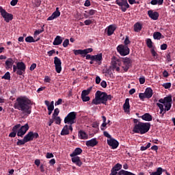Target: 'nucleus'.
Returning <instances> with one entry per match:
<instances>
[{
	"label": "nucleus",
	"mask_w": 175,
	"mask_h": 175,
	"mask_svg": "<svg viewBox=\"0 0 175 175\" xmlns=\"http://www.w3.org/2000/svg\"><path fill=\"white\" fill-rule=\"evenodd\" d=\"M118 175H135V174L129 172V171H126L124 170H120V172H118ZM138 175H144V172H139Z\"/></svg>",
	"instance_id": "obj_24"
},
{
	"label": "nucleus",
	"mask_w": 175,
	"mask_h": 175,
	"mask_svg": "<svg viewBox=\"0 0 175 175\" xmlns=\"http://www.w3.org/2000/svg\"><path fill=\"white\" fill-rule=\"evenodd\" d=\"M116 29V27L115 26V25H110L107 29H106V31L107 33L108 36H111L113 35V33H114V31Z\"/></svg>",
	"instance_id": "obj_21"
},
{
	"label": "nucleus",
	"mask_w": 175,
	"mask_h": 175,
	"mask_svg": "<svg viewBox=\"0 0 175 175\" xmlns=\"http://www.w3.org/2000/svg\"><path fill=\"white\" fill-rule=\"evenodd\" d=\"M29 129V126L28 123H26L22 126H20V129L17 132V136L23 137Z\"/></svg>",
	"instance_id": "obj_13"
},
{
	"label": "nucleus",
	"mask_w": 175,
	"mask_h": 175,
	"mask_svg": "<svg viewBox=\"0 0 175 175\" xmlns=\"http://www.w3.org/2000/svg\"><path fill=\"white\" fill-rule=\"evenodd\" d=\"M73 53L75 55H84V50H82V49L73 50Z\"/></svg>",
	"instance_id": "obj_43"
},
{
	"label": "nucleus",
	"mask_w": 175,
	"mask_h": 175,
	"mask_svg": "<svg viewBox=\"0 0 175 175\" xmlns=\"http://www.w3.org/2000/svg\"><path fill=\"white\" fill-rule=\"evenodd\" d=\"M54 155L52 153L48 152L46 155V159H51L53 158Z\"/></svg>",
	"instance_id": "obj_62"
},
{
	"label": "nucleus",
	"mask_w": 175,
	"mask_h": 175,
	"mask_svg": "<svg viewBox=\"0 0 175 175\" xmlns=\"http://www.w3.org/2000/svg\"><path fill=\"white\" fill-rule=\"evenodd\" d=\"M44 104L47 106L48 110L53 111L55 109L54 101H51V103L49 100H45Z\"/></svg>",
	"instance_id": "obj_30"
},
{
	"label": "nucleus",
	"mask_w": 175,
	"mask_h": 175,
	"mask_svg": "<svg viewBox=\"0 0 175 175\" xmlns=\"http://www.w3.org/2000/svg\"><path fill=\"white\" fill-rule=\"evenodd\" d=\"M59 111H59V108H55V109H54L52 118H54L55 117H57V116H58L59 113Z\"/></svg>",
	"instance_id": "obj_46"
},
{
	"label": "nucleus",
	"mask_w": 175,
	"mask_h": 175,
	"mask_svg": "<svg viewBox=\"0 0 175 175\" xmlns=\"http://www.w3.org/2000/svg\"><path fill=\"white\" fill-rule=\"evenodd\" d=\"M153 38L155 40H160V39L162 38V33L161 32H154Z\"/></svg>",
	"instance_id": "obj_37"
},
{
	"label": "nucleus",
	"mask_w": 175,
	"mask_h": 175,
	"mask_svg": "<svg viewBox=\"0 0 175 175\" xmlns=\"http://www.w3.org/2000/svg\"><path fill=\"white\" fill-rule=\"evenodd\" d=\"M1 79L4 80H10L11 79V75L10 72H7L4 74V76L1 77Z\"/></svg>",
	"instance_id": "obj_39"
},
{
	"label": "nucleus",
	"mask_w": 175,
	"mask_h": 175,
	"mask_svg": "<svg viewBox=\"0 0 175 175\" xmlns=\"http://www.w3.org/2000/svg\"><path fill=\"white\" fill-rule=\"evenodd\" d=\"M97 13V11L95 10H91L88 12V14L90 15V16H94L95 14Z\"/></svg>",
	"instance_id": "obj_54"
},
{
	"label": "nucleus",
	"mask_w": 175,
	"mask_h": 175,
	"mask_svg": "<svg viewBox=\"0 0 175 175\" xmlns=\"http://www.w3.org/2000/svg\"><path fill=\"white\" fill-rule=\"evenodd\" d=\"M122 62L123 63V66H122V69L125 71V72H128L129 69L131 68V66H132V59H130V57H122L121 59Z\"/></svg>",
	"instance_id": "obj_9"
},
{
	"label": "nucleus",
	"mask_w": 175,
	"mask_h": 175,
	"mask_svg": "<svg viewBox=\"0 0 175 175\" xmlns=\"http://www.w3.org/2000/svg\"><path fill=\"white\" fill-rule=\"evenodd\" d=\"M25 42L28 43L36 42V40L31 36H29L25 38Z\"/></svg>",
	"instance_id": "obj_41"
},
{
	"label": "nucleus",
	"mask_w": 175,
	"mask_h": 175,
	"mask_svg": "<svg viewBox=\"0 0 175 175\" xmlns=\"http://www.w3.org/2000/svg\"><path fill=\"white\" fill-rule=\"evenodd\" d=\"M107 143L108 146H110L112 149H116L119 146L118 141L113 137L107 139Z\"/></svg>",
	"instance_id": "obj_15"
},
{
	"label": "nucleus",
	"mask_w": 175,
	"mask_h": 175,
	"mask_svg": "<svg viewBox=\"0 0 175 175\" xmlns=\"http://www.w3.org/2000/svg\"><path fill=\"white\" fill-rule=\"evenodd\" d=\"M116 3L120 6V9L124 12L130 8L127 0H116Z\"/></svg>",
	"instance_id": "obj_10"
},
{
	"label": "nucleus",
	"mask_w": 175,
	"mask_h": 175,
	"mask_svg": "<svg viewBox=\"0 0 175 175\" xmlns=\"http://www.w3.org/2000/svg\"><path fill=\"white\" fill-rule=\"evenodd\" d=\"M39 137V135L38 133H33L32 131H29L27 135H25V141L26 143L29 142H31L33 140V138L37 139Z\"/></svg>",
	"instance_id": "obj_12"
},
{
	"label": "nucleus",
	"mask_w": 175,
	"mask_h": 175,
	"mask_svg": "<svg viewBox=\"0 0 175 175\" xmlns=\"http://www.w3.org/2000/svg\"><path fill=\"white\" fill-rule=\"evenodd\" d=\"M142 29V25L137 22L134 25V31L135 32H139Z\"/></svg>",
	"instance_id": "obj_34"
},
{
	"label": "nucleus",
	"mask_w": 175,
	"mask_h": 175,
	"mask_svg": "<svg viewBox=\"0 0 175 175\" xmlns=\"http://www.w3.org/2000/svg\"><path fill=\"white\" fill-rule=\"evenodd\" d=\"M103 135H104L105 137H106L107 138L111 139V135L110 134H109V133L107 132V131H104Z\"/></svg>",
	"instance_id": "obj_60"
},
{
	"label": "nucleus",
	"mask_w": 175,
	"mask_h": 175,
	"mask_svg": "<svg viewBox=\"0 0 175 175\" xmlns=\"http://www.w3.org/2000/svg\"><path fill=\"white\" fill-rule=\"evenodd\" d=\"M83 152V150L80 148H77L72 154H70V157H77Z\"/></svg>",
	"instance_id": "obj_32"
},
{
	"label": "nucleus",
	"mask_w": 175,
	"mask_h": 175,
	"mask_svg": "<svg viewBox=\"0 0 175 175\" xmlns=\"http://www.w3.org/2000/svg\"><path fill=\"white\" fill-rule=\"evenodd\" d=\"M36 68V63H33V64L31 65V66H30V68H29V70H30L31 71H33V70H34Z\"/></svg>",
	"instance_id": "obj_58"
},
{
	"label": "nucleus",
	"mask_w": 175,
	"mask_h": 175,
	"mask_svg": "<svg viewBox=\"0 0 175 175\" xmlns=\"http://www.w3.org/2000/svg\"><path fill=\"white\" fill-rule=\"evenodd\" d=\"M163 86L164 87L165 89H169L172 87V83H163Z\"/></svg>",
	"instance_id": "obj_51"
},
{
	"label": "nucleus",
	"mask_w": 175,
	"mask_h": 175,
	"mask_svg": "<svg viewBox=\"0 0 175 175\" xmlns=\"http://www.w3.org/2000/svg\"><path fill=\"white\" fill-rule=\"evenodd\" d=\"M131 43V41L129 39V37H126V39L124 40V46H127L128 44H129Z\"/></svg>",
	"instance_id": "obj_56"
},
{
	"label": "nucleus",
	"mask_w": 175,
	"mask_h": 175,
	"mask_svg": "<svg viewBox=\"0 0 175 175\" xmlns=\"http://www.w3.org/2000/svg\"><path fill=\"white\" fill-rule=\"evenodd\" d=\"M77 112L72 111L68 113L67 116L64 118V123L72 125L76 122Z\"/></svg>",
	"instance_id": "obj_6"
},
{
	"label": "nucleus",
	"mask_w": 175,
	"mask_h": 175,
	"mask_svg": "<svg viewBox=\"0 0 175 175\" xmlns=\"http://www.w3.org/2000/svg\"><path fill=\"white\" fill-rule=\"evenodd\" d=\"M161 50H166L167 49V44H163L161 45Z\"/></svg>",
	"instance_id": "obj_61"
},
{
	"label": "nucleus",
	"mask_w": 175,
	"mask_h": 175,
	"mask_svg": "<svg viewBox=\"0 0 175 175\" xmlns=\"http://www.w3.org/2000/svg\"><path fill=\"white\" fill-rule=\"evenodd\" d=\"M21 126V124H16L14 127L12 128V132L10 133L9 137H15L18 133V129Z\"/></svg>",
	"instance_id": "obj_20"
},
{
	"label": "nucleus",
	"mask_w": 175,
	"mask_h": 175,
	"mask_svg": "<svg viewBox=\"0 0 175 175\" xmlns=\"http://www.w3.org/2000/svg\"><path fill=\"white\" fill-rule=\"evenodd\" d=\"M122 168V165L120 164L119 163H117L116 165H115L111 170L113 171L115 173H118V171L121 170Z\"/></svg>",
	"instance_id": "obj_33"
},
{
	"label": "nucleus",
	"mask_w": 175,
	"mask_h": 175,
	"mask_svg": "<svg viewBox=\"0 0 175 175\" xmlns=\"http://www.w3.org/2000/svg\"><path fill=\"white\" fill-rule=\"evenodd\" d=\"M163 3V0H152L150 1V4L155 5H162Z\"/></svg>",
	"instance_id": "obj_38"
},
{
	"label": "nucleus",
	"mask_w": 175,
	"mask_h": 175,
	"mask_svg": "<svg viewBox=\"0 0 175 175\" xmlns=\"http://www.w3.org/2000/svg\"><path fill=\"white\" fill-rule=\"evenodd\" d=\"M79 136L82 139H88V135L85 131H83V130H80L79 132Z\"/></svg>",
	"instance_id": "obj_35"
},
{
	"label": "nucleus",
	"mask_w": 175,
	"mask_h": 175,
	"mask_svg": "<svg viewBox=\"0 0 175 175\" xmlns=\"http://www.w3.org/2000/svg\"><path fill=\"white\" fill-rule=\"evenodd\" d=\"M100 85L102 88H106L107 86V83L105 81H101Z\"/></svg>",
	"instance_id": "obj_57"
},
{
	"label": "nucleus",
	"mask_w": 175,
	"mask_h": 175,
	"mask_svg": "<svg viewBox=\"0 0 175 175\" xmlns=\"http://www.w3.org/2000/svg\"><path fill=\"white\" fill-rule=\"evenodd\" d=\"M152 89L151 88H147L145 90V96L146 98H151L152 97Z\"/></svg>",
	"instance_id": "obj_26"
},
{
	"label": "nucleus",
	"mask_w": 175,
	"mask_h": 175,
	"mask_svg": "<svg viewBox=\"0 0 175 175\" xmlns=\"http://www.w3.org/2000/svg\"><path fill=\"white\" fill-rule=\"evenodd\" d=\"M44 25H43V27H42L41 29H36L34 31V33H33V38H36L37 36L40 35V33H42V32L44 31Z\"/></svg>",
	"instance_id": "obj_36"
},
{
	"label": "nucleus",
	"mask_w": 175,
	"mask_h": 175,
	"mask_svg": "<svg viewBox=\"0 0 175 175\" xmlns=\"http://www.w3.org/2000/svg\"><path fill=\"white\" fill-rule=\"evenodd\" d=\"M157 105L158 106V107H159V109H160L159 113L160 114H162L163 111V113H165V108L164 109L163 105H162V103L160 104V103H157Z\"/></svg>",
	"instance_id": "obj_42"
},
{
	"label": "nucleus",
	"mask_w": 175,
	"mask_h": 175,
	"mask_svg": "<svg viewBox=\"0 0 175 175\" xmlns=\"http://www.w3.org/2000/svg\"><path fill=\"white\" fill-rule=\"evenodd\" d=\"M142 119L145 121H152V116L150 115L149 113H145L144 115H143L142 117Z\"/></svg>",
	"instance_id": "obj_31"
},
{
	"label": "nucleus",
	"mask_w": 175,
	"mask_h": 175,
	"mask_svg": "<svg viewBox=\"0 0 175 175\" xmlns=\"http://www.w3.org/2000/svg\"><path fill=\"white\" fill-rule=\"evenodd\" d=\"M26 142V141L25 140V137H23V139H18V142H17V146H23V144H25Z\"/></svg>",
	"instance_id": "obj_45"
},
{
	"label": "nucleus",
	"mask_w": 175,
	"mask_h": 175,
	"mask_svg": "<svg viewBox=\"0 0 175 175\" xmlns=\"http://www.w3.org/2000/svg\"><path fill=\"white\" fill-rule=\"evenodd\" d=\"M159 102L160 103L164 104L165 109H164V112L163 113V116L166 113V111L170 110V109L172 108V95L165 96L163 99V98L159 99Z\"/></svg>",
	"instance_id": "obj_5"
},
{
	"label": "nucleus",
	"mask_w": 175,
	"mask_h": 175,
	"mask_svg": "<svg viewBox=\"0 0 175 175\" xmlns=\"http://www.w3.org/2000/svg\"><path fill=\"white\" fill-rule=\"evenodd\" d=\"M129 98H126L125 103L123 105V109L125 113H130V104H129Z\"/></svg>",
	"instance_id": "obj_22"
},
{
	"label": "nucleus",
	"mask_w": 175,
	"mask_h": 175,
	"mask_svg": "<svg viewBox=\"0 0 175 175\" xmlns=\"http://www.w3.org/2000/svg\"><path fill=\"white\" fill-rule=\"evenodd\" d=\"M117 51L123 57L128 55L130 53V49L128 46L123 44H120L117 46Z\"/></svg>",
	"instance_id": "obj_11"
},
{
	"label": "nucleus",
	"mask_w": 175,
	"mask_h": 175,
	"mask_svg": "<svg viewBox=\"0 0 175 175\" xmlns=\"http://www.w3.org/2000/svg\"><path fill=\"white\" fill-rule=\"evenodd\" d=\"M72 157V161L73 163H75L77 165H78L79 167L82 165L83 163L80 160V157L73 156V157Z\"/></svg>",
	"instance_id": "obj_23"
},
{
	"label": "nucleus",
	"mask_w": 175,
	"mask_h": 175,
	"mask_svg": "<svg viewBox=\"0 0 175 175\" xmlns=\"http://www.w3.org/2000/svg\"><path fill=\"white\" fill-rule=\"evenodd\" d=\"M146 82L145 77H140L139 78V83L140 85H143Z\"/></svg>",
	"instance_id": "obj_59"
},
{
	"label": "nucleus",
	"mask_w": 175,
	"mask_h": 175,
	"mask_svg": "<svg viewBox=\"0 0 175 175\" xmlns=\"http://www.w3.org/2000/svg\"><path fill=\"white\" fill-rule=\"evenodd\" d=\"M111 64L113 67V69H116L117 72H120V66H121L120 60L119 59L112 60Z\"/></svg>",
	"instance_id": "obj_17"
},
{
	"label": "nucleus",
	"mask_w": 175,
	"mask_h": 175,
	"mask_svg": "<svg viewBox=\"0 0 175 175\" xmlns=\"http://www.w3.org/2000/svg\"><path fill=\"white\" fill-rule=\"evenodd\" d=\"M85 57L87 60L90 59L92 61H95L99 66L102 64V61L103 59L102 53L97 54L95 55H87Z\"/></svg>",
	"instance_id": "obj_7"
},
{
	"label": "nucleus",
	"mask_w": 175,
	"mask_h": 175,
	"mask_svg": "<svg viewBox=\"0 0 175 175\" xmlns=\"http://www.w3.org/2000/svg\"><path fill=\"white\" fill-rule=\"evenodd\" d=\"M113 98V96L111 94H107L106 92H103L100 90H97L95 94V98L92 100V105H100L104 104L107 105V101H111Z\"/></svg>",
	"instance_id": "obj_2"
},
{
	"label": "nucleus",
	"mask_w": 175,
	"mask_h": 175,
	"mask_svg": "<svg viewBox=\"0 0 175 175\" xmlns=\"http://www.w3.org/2000/svg\"><path fill=\"white\" fill-rule=\"evenodd\" d=\"M60 16H61V12L59 11V8L57 7L56 8V10L53 12L52 15L48 17L47 21H53L55 18H57V17Z\"/></svg>",
	"instance_id": "obj_16"
},
{
	"label": "nucleus",
	"mask_w": 175,
	"mask_h": 175,
	"mask_svg": "<svg viewBox=\"0 0 175 175\" xmlns=\"http://www.w3.org/2000/svg\"><path fill=\"white\" fill-rule=\"evenodd\" d=\"M134 127L133 132L135 133H139L140 135H144L148 132L150 129L151 124L150 122H139L138 119H133Z\"/></svg>",
	"instance_id": "obj_3"
},
{
	"label": "nucleus",
	"mask_w": 175,
	"mask_h": 175,
	"mask_svg": "<svg viewBox=\"0 0 175 175\" xmlns=\"http://www.w3.org/2000/svg\"><path fill=\"white\" fill-rule=\"evenodd\" d=\"M146 45L149 49H152V41L151 39L148 38L146 40Z\"/></svg>",
	"instance_id": "obj_44"
},
{
	"label": "nucleus",
	"mask_w": 175,
	"mask_h": 175,
	"mask_svg": "<svg viewBox=\"0 0 175 175\" xmlns=\"http://www.w3.org/2000/svg\"><path fill=\"white\" fill-rule=\"evenodd\" d=\"M53 119L55 121L56 124H61V118L59 116H55V118H53Z\"/></svg>",
	"instance_id": "obj_47"
},
{
	"label": "nucleus",
	"mask_w": 175,
	"mask_h": 175,
	"mask_svg": "<svg viewBox=\"0 0 175 175\" xmlns=\"http://www.w3.org/2000/svg\"><path fill=\"white\" fill-rule=\"evenodd\" d=\"M139 98L140 100L144 101V100L145 98H147L146 96V92H144V93H139Z\"/></svg>",
	"instance_id": "obj_48"
},
{
	"label": "nucleus",
	"mask_w": 175,
	"mask_h": 175,
	"mask_svg": "<svg viewBox=\"0 0 175 175\" xmlns=\"http://www.w3.org/2000/svg\"><path fill=\"white\" fill-rule=\"evenodd\" d=\"M44 81L46 83H51V79L49 77L46 76V77H44Z\"/></svg>",
	"instance_id": "obj_55"
},
{
	"label": "nucleus",
	"mask_w": 175,
	"mask_h": 175,
	"mask_svg": "<svg viewBox=\"0 0 175 175\" xmlns=\"http://www.w3.org/2000/svg\"><path fill=\"white\" fill-rule=\"evenodd\" d=\"M63 42L61 36H57V37L54 39L53 46H59Z\"/></svg>",
	"instance_id": "obj_28"
},
{
	"label": "nucleus",
	"mask_w": 175,
	"mask_h": 175,
	"mask_svg": "<svg viewBox=\"0 0 175 175\" xmlns=\"http://www.w3.org/2000/svg\"><path fill=\"white\" fill-rule=\"evenodd\" d=\"M54 64H55V71L57 72V74H60L62 70V61L60 60V59H59L58 57H54Z\"/></svg>",
	"instance_id": "obj_14"
},
{
	"label": "nucleus",
	"mask_w": 175,
	"mask_h": 175,
	"mask_svg": "<svg viewBox=\"0 0 175 175\" xmlns=\"http://www.w3.org/2000/svg\"><path fill=\"white\" fill-rule=\"evenodd\" d=\"M27 66L23 62H19L16 63V66H13V71L14 73L19 76H23L25 73Z\"/></svg>",
	"instance_id": "obj_4"
},
{
	"label": "nucleus",
	"mask_w": 175,
	"mask_h": 175,
	"mask_svg": "<svg viewBox=\"0 0 175 175\" xmlns=\"http://www.w3.org/2000/svg\"><path fill=\"white\" fill-rule=\"evenodd\" d=\"M148 15L152 20L157 21L159 16V13L158 12H153L152 10H149L148 12Z\"/></svg>",
	"instance_id": "obj_19"
},
{
	"label": "nucleus",
	"mask_w": 175,
	"mask_h": 175,
	"mask_svg": "<svg viewBox=\"0 0 175 175\" xmlns=\"http://www.w3.org/2000/svg\"><path fill=\"white\" fill-rule=\"evenodd\" d=\"M32 105L33 102L27 96H19L14 104V108L23 111V114L30 115L32 113Z\"/></svg>",
	"instance_id": "obj_1"
},
{
	"label": "nucleus",
	"mask_w": 175,
	"mask_h": 175,
	"mask_svg": "<svg viewBox=\"0 0 175 175\" xmlns=\"http://www.w3.org/2000/svg\"><path fill=\"white\" fill-rule=\"evenodd\" d=\"M100 81H101V79L100 78V77L99 76H96V85H99Z\"/></svg>",
	"instance_id": "obj_64"
},
{
	"label": "nucleus",
	"mask_w": 175,
	"mask_h": 175,
	"mask_svg": "<svg viewBox=\"0 0 175 175\" xmlns=\"http://www.w3.org/2000/svg\"><path fill=\"white\" fill-rule=\"evenodd\" d=\"M70 44V40L69 39H66L64 42H63V46L64 48L68 47V44Z\"/></svg>",
	"instance_id": "obj_50"
},
{
	"label": "nucleus",
	"mask_w": 175,
	"mask_h": 175,
	"mask_svg": "<svg viewBox=\"0 0 175 175\" xmlns=\"http://www.w3.org/2000/svg\"><path fill=\"white\" fill-rule=\"evenodd\" d=\"M0 14L1 16L4 18V21L7 23L12 21L13 15L11 13H8L6 10H5L1 6H0Z\"/></svg>",
	"instance_id": "obj_8"
},
{
	"label": "nucleus",
	"mask_w": 175,
	"mask_h": 175,
	"mask_svg": "<svg viewBox=\"0 0 175 175\" xmlns=\"http://www.w3.org/2000/svg\"><path fill=\"white\" fill-rule=\"evenodd\" d=\"M98 141L96 138H92V139L86 141V146L87 147H95L98 145Z\"/></svg>",
	"instance_id": "obj_18"
},
{
	"label": "nucleus",
	"mask_w": 175,
	"mask_h": 175,
	"mask_svg": "<svg viewBox=\"0 0 175 175\" xmlns=\"http://www.w3.org/2000/svg\"><path fill=\"white\" fill-rule=\"evenodd\" d=\"M81 98L83 102H89L90 99L88 96H81Z\"/></svg>",
	"instance_id": "obj_52"
},
{
	"label": "nucleus",
	"mask_w": 175,
	"mask_h": 175,
	"mask_svg": "<svg viewBox=\"0 0 175 175\" xmlns=\"http://www.w3.org/2000/svg\"><path fill=\"white\" fill-rule=\"evenodd\" d=\"M93 21H91L90 19H86V21H84V24L85 25H90L91 24H92Z\"/></svg>",
	"instance_id": "obj_53"
},
{
	"label": "nucleus",
	"mask_w": 175,
	"mask_h": 175,
	"mask_svg": "<svg viewBox=\"0 0 175 175\" xmlns=\"http://www.w3.org/2000/svg\"><path fill=\"white\" fill-rule=\"evenodd\" d=\"M18 1V0H12L10 1V5H12V6H14V5H17Z\"/></svg>",
	"instance_id": "obj_63"
},
{
	"label": "nucleus",
	"mask_w": 175,
	"mask_h": 175,
	"mask_svg": "<svg viewBox=\"0 0 175 175\" xmlns=\"http://www.w3.org/2000/svg\"><path fill=\"white\" fill-rule=\"evenodd\" d=\"M165 173V174H167V170H163V168L161 167H159L157 169L156 172H152L150 174V175H161L162 173Z\"/></svg>",
	"instance_id": "obj_25"
},
{
	"label": "nucleus",
	"mask_w": 175,
	"mask_h": 175,
	"mask_svg": "<svg viewBox=\"0 0 175 175\" xmlns=\"http://www.w3.org/2000/svg\"><path fill=\"white\" fill-rule=\"evenodd\" d=\"M70 135V131L68 129V124H65V126L63 127L62 132H61V135L65 136V135Z\"/></svg>",
	"instance_id": "obj_29"
},
{
	"label": "nucleus",
	"mask_w": 175,
	"mask_h": 175,
	"mask_svg": "<svg viewBox=\"0 0 175 175\" xmlns=\"http://www.w3.org/2000/svg\"><path fill=\"white\" fill-rule=\"evenodd\" d=\"M91 90H92V88H88V90H83L81 94V97L88 96Z\"/></svg>",
	"instance_id": "obj_40"
},
{
	"label": "nucleus",
	"mask_w": 175,
	"mask_h": 175,
	"mask_svg": "<svg viewBox=\"0 0 175 175\" xmlns=\"http://www.w3.org/2000/svg\"><path fill=\"white\" fill-rule=\"evenodd\" d=\"M83 52H84V55H87L88 53L93 52V49L90 48V49H83Z\"/></svg>",
	"instance_id": "obj_49"
},
{
	"label": "nucleus",
	"mask_w": 175,
	"mask_h": 175,
	"mask_svg": "<svg viewBox=\"0 0 175 175\" xmlns=\"http://www.w3.org/2000/svg\"><path fill=\"white\" fill-rule=\"evenodd\" d=\"M14 62L12 59H8L7 61H5V64L6 66L5 68L12 69V65L14 64Z\"/></svg>",
	"instance_id": "obj_27"
}]
</instances>
